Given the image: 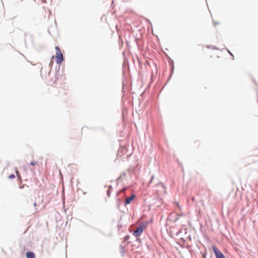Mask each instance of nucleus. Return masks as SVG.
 <instances>
[{
    "label": "nucleus",
    "instance_id": "nucleus-13",
    "mask_svg": "<svg viewBox=\"0 0 258 258\" xmlns=\"http://www.w3.org/2000/svg\"><path fill=\"white\" fill-rule=\"evenodd\" d=\"M228 51L232 56H233L232 54L231 53V52L229 50H228Z\"/></svg>",
    "mask_w": 258,
    "mask_h": 258
},
{
    "label": "nucleus",
    "instance_id": "nucleus-15",
    "mask_svg": "<svg viewBox=\"0 0 258 258\" xmlns=\"http://www.w3.org/2000/svg\"><path fill=\"white\" fill-rule=\"evenodd\" d=\"M16 173H17V175H18V171H17V170H16Z\"/></svg>",
    "mask_w": 258,
    "mask_h": 258
},
{
    "label": "nucleus",
    "instance_id": "nucleus-5",
    "mask_svg": "<svg viewBox=\"0 0 258 258\" xmlns=\"http://www.w3.org/2000/svg\"><path fill=\"white\" fill-rule=\"evenodd\" d=\"M35 255L34 252L32 251H28L26 252L27 258H35Z\"/></svg>",
    "mask_w": 258,
    "mask_h": 258
},
{
    "label": "nucleus",
    "instance_id": "nucleus-8",
    "mask_svg": "<svg viewBox=\"0 0 258 258\" xmlns=\"http://www.w3.org/2000/svg\"><path fill=\"white\" fill-rule=\"evenodd\" d=\"M36 163H37V162H35V161H32V162H31L30 163V165H32V166H34V165H36Z\"/></svg>",
    "mask_w": 258,
    "mask_h": 258
},
{
    "label": "nucleus",
    "instance_id": "nucleus-3",
    "mask_svg": "<svg viewBox=\"0 0 258 258\" xmlns=\"http://www.w3.org/2000/svg\"><path fill=\"white\" fill-rule=\"evenodd\" d=\"M213 250L216 258H226L223 253L215 246H213Z\"/></svg>",
    "mask_w": 258,
    "mask_h": 258
},
{
    "label": "nucleus",
    "instance_id": "nucleus-1",
    "mask_svg": "<svg viewBox=\"0 0 258 258\" xmlns=\"http://www.w3.org/2000/svg\"><path fill=\"white\" fill-rule=\"evenodd\" d=\"M55 49L56 50V62L57 64H59L63 60V55L61 52L59 47L55 46Z\"/></svg>",
    "mask_w": 258,
    "mask_h": 258
},
{
    "label": "nucleus",
    "instance_id": "nucleus-9",
    "mask_svg": "<svg viewBox=\"0 0 258 258\" xmlns=\"http://www.w3.org/2000/svg\"><path fill=\"white\" fill-rule=\"evenodd\" d=\"M130 236L128 235H126L125 237H124V239L125 240H128V239L129 238Z\"/></svg>",
    "mask_w": 258,
    "mask_h": 258
},
{
    "label": "nucleus",
    "instance_id": "nucleus-11",
    "mask_svg": "<svg viewBox=\"0 0 258 258\" xmlns=\"http://www.w3.org/2000/svg\"><path fill=\"white\" fill-rule=\"evenodd\" d=\"M153 178H154V176H152V177H151V179L150 180V183H151L152 181V180L153 179Z\"/></svg>",
    "mask_w": 258,
    "mask_h": 258
},
{
    "label": "nucleus",
    "instance_id": "nucleus-16",
    "mask_svg": "<svg viewBox=\"0 0 258 258\" xmlns=\"http://www.w3.org/2000/svg\"><path fill=\"white\" fill-rule=\"evenodd\" d=\"M217 24H218V23H215V25H217Z\"/></svg>",
    "mask_w": 258,
    "mask_h": 258
},
{
    "label": "nucleus",
    "instance_id": "nucleus-6",
    "mask_svg": "<svg viewBox=\"0 0 258 258\" xmlns=\"http://www.w3.org/2000/svg\"><path fill=\"white\" fill-rule=\"evenodd\" d=\"M112 188V187L111 185H109V188L107 191V195L108 197H110V194H111V189Z\"/></svg>",
    "mask_w": 258,
    "mask_h": 258
},
{
    "label": "nucleus",
    "instance_id": "nucleus-4",
    "mask_svg": "<svg viewBox=\"0 0 258 258\" xmlns=\"http://www.w3.org/2000/svg\"><path fill=\"white\" fill-rule=\"evenodd\" d=\"M135 197V196L134 194H133L130 197H128L127 199H126L125 201H124L125 205L129 204L134 200Z\"/></svg>",
    "mask_w": 258,
    "mask_h": 258
},
{
    "label": "nucleus",
    "instance_id": "nucleus-10",
    "mask_svg": "<svg viewBox=\"0 0 258 258\" xmlns=\"http://www.w3.org/2000/svg\"><path fill=\"white\" fill-rule=\"evenodd\" d=\"M125 190H126L125 188H123V189H121V192H124L125 191Z\"/></svg>",
    "mask_w": 258,
    "mask_h": 258
},
{
    "label": "nucleus",
    "instance_id": "nucleus-2",
    "mask_svg": "<svg viewBox=\"0 0 258 258\" xmlns=\"http://www.w3.org/2000/svg\"><path fill=\"white\" fill-rule=\"evenodd\" d=\"M145 227L146 226L144 224H141L137 229L133 232V234L136 237L139 236L142 233Z\"/></svg>",
    "mask_w": 258,
    "mask_h": 258
},
{
    "label": "nucleus",
    "instance_id": "nucleus-12",
    "mask_svg": "<svg viewBox=\"0 0 258 258\" xmlns=\"http://www.w3.org/2000/svg\"><path fill=\"white\" fill-rule=\"evenodd\" d=\"M33 205L34 207H36L37 205V203L36 202L34 203Z\"/></svg>",
    "mask_w": 258,
    "mask_h": 258
},
{
    "label": "nucleus",
    "instance_id": "nucleus-7",
    "mask_svg": "<svg viewBox=\"0 0 258 258\" xmlns=\"http://www.w3.org/2000/svg\"><path fill=\"white\" fill-rule=\"evenodd\" d=\"M15 178V175L14 174H12L9 176V179H14Z\"/></svg>",
    "mask_w": 258,
    "mask_h": 258
},
{
    "label": "nucleus",
    "instance_id": "nucleus-14",
    "mask_svg": "<svg viewBox=\"0 0 258 258\" xmlns=\"http://www.w3.org/2000/svg\"><path fill=\"white\" fill-rule=\"evenodd\" d=\"M192 200L194 201L195 200V198L194 197H192Z\"/></svg>",
    "mask_w": 258,
    "mask_h": 258
}]
</instances>
